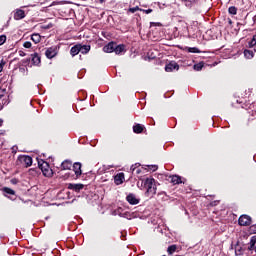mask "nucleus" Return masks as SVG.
Segmentation results:
<instances>
[{
  "mask_svg": "<svg viewBox=\"0 0 256 256\" xmlns=\"http://www.w3.org/2000/svg\"><path fill=\"white\" fill-rule=\"evenodd\" d=\"M73 171L76 175V177H81L82 171H81V163L80 162H75L73 165Z\"/></svg>",
  "mask_w": 256,
  "mask_h": 256,
  "instance_id": "nucleus-9",
  "label": "nucleus"
},
{
  "mask_svg": "<svg viewBox=\"0 0 256 256\" xmlns=\"http://www.w3.org/2000/svg\"><path fill=\"white\" fill-rule=\"evenodd\" d=\"M250 231H252V233H256V225H252L250 227Z\"/></svg>",
  "mask_w": 256,
  "mask_h": 256,
  "instance_id": "nucleus-38",
  "label": "nucleus"
},
{
  "mask_svg": "<svg viewBox=\"0 0 256 256\" xmlns=\"http://www.w3.org/2000/svg\"><path fill=\"white\" fill-rule=\"evenodd\" d=\"M256 45V35L253 36L252 41L248 42V47L251 49L252 47H255Z\"/></svg>",
  "mask_w": 256,
  "mask_h": 256,
  "instance_id": "nucleus-28",
  "label": "nucleus"
},
{
  "mask_svg": "<svg viewBox=\"0 0 256 256\" xmlns=\"http://www.w3.org/2000/svg\"><path fill=\"white\" fill-rule=\"evenodd\" d=\"M114 53L116 55H121V53H125V45L124 44H115V47H114Z\"/></svg>",
  "mask_w": 256,
  "mask_h": 256,
  "instance_id": "nucleus-12",
  "label": "nucleus"
},
{
  "mask_svg": "<svg viewBox=\"0 0 256 256\" xmlns=\"http://www.w3.org/2000/svg\"><path fill=\"white\" fill-rule=\"evenodd\" d=\"M56 55H57V48H56V46L49 47L45 51V56L47 57V59H53V57H55Z\"/></svg>",
  "mask_w": 256,
  "mask_h": 256,
  "instance_id": "nucleus-5",
  "label": "nucleus"
},
{
  "mask_svg": "<svg viewBox=\"0 0 256 256\" xmlns=\"http://www.w3.org/2000/svg\"><path fill=\"white\" fill-rule=\"evenodd\" d=\"M112 215L117 216L119 215V217H123L124 219H131V214L129 213V211L119 207L118 209L114 210L112 212Z\"/></svg>",
  "mask_w": 256,
  "mask_h": 256,
  "instance_id": "nucleus-3",
  "label": "nucleus"
},
{
  "mask_svg": "<svg viewBox=\"0 0 256 256\" xmlns=\"http://www.w3.org/2000/svg\"><path fill=\"white\" fill-rule=\"evenodd\" d=\"M12 185H17V183H19V180L17 178H13L10 180Z\"/></svg>",
  "mask_w": 256,
  "mask_h": 256,
  "instance_id": "nucleus-37",
  "label": "nucleus"
},
{
  "mask_svg": "<svg viewBox=\"0 0 256 256\" xmlns=\"http://www.w3.org/2000/svg\"><path fill=\"white\" fill-rule=\"evenodd\" d=\"M0 109H3V105L0 104Z\"/></svg>",
  "mask_w": 256,
  "mask_h": 256,
  "instance_id": "nucleus-46",
  "label": "nucleus"
},
{
  "mask_svg": "<svg viewBox=\"0 0 256 256\" xmlns=\"http://www.w3.org/2000/svg\"><path fill=\"white\" fill-rule=\"evenodd\" d=\"M189 1H196V0H189Z\"/></svg>",
  "mask_w": 256,
  "mask_h": 256,
  "instance_id": "nucleus-47",
  "label": "nucleus"
},
{
  "mask_svg": "<svg viewBox=\"0 0 256 256\" xmlns=\"http://www.w3.org/2000/svg\"><path fill=\"white\" fill-rule=\"evenodd\" d=\"M5 41H7V36L1 35L0 36V45H3L5 43Z\"/></svg>",
  "mask_w": 256,
  "mask_h": 256,
  "instance_id": "nucleus-34",
  "label": "nucleus"
},
{
  "mask_svg": "<svg viewBox=\"0 0 256 256\" xmlns=\"http://www.w3.org/2000/svg\"><path fill=\"white\" fill-rule=\"evenodd\" d=\"M188 53H201V50H199L197 47H189Z\"/></svg>",
  "mask_w": 256,
  "mask_h": 256,
  "instance_id": "nucleus-29",
  "label": "nucleus"
},
{
  "mask_svg": "<svg viewBox=\"0 0 256 256\" xmlns=\"http://www.w3.org/2000/svg\"><path fill=\"white\" fill-rule=\"evenodd\" d=\"M61 167L64 171H67L73 167V163L69 160H65L61 163Z\"/></svg>",
  "mask_w": 256,
  "mask_h": 256,
  "instance_id": "nucleus-16",
  "label": "nucleus"
},
{
  "mask_svg": "<svg viewBox=\"0 0 256 256\" xmlns=\"http://www.w3.org/2000/svg\"><path fill=\"white\" fill-rule=\"evenodd\" d=\"M175 251H177V246L176 245H171V246L168 247L169 255H173V253H175Z\"/></svg>",
  "mask_w": 256,
  "mask_h": 256,
  "instance_id": "nucleus-27",
  "label": "nucleus"
},
{
  "mask_svg": "<svg viewBox=\"0 0 256 256\" xmlns=\"http://www.w3.org/2000/svg\"><path fill=\"white\" fill-rule=\"evenodd\" d=\"M147 168H148V171L155 172V171H157L158 166L157 165H148Z\"/></svg>",
  "mask_w": 256,
  "mask_h": 256,
  "instance_id": "nucleus-33",
  "label": "nucleus"
},
{
  "mask_svg": "<svg viewBox=\"0 0 256 256\" xmlns=\"http://www.w3.org/2000/svg\"><path fill=\"white\" fill-rule=\"evenodd\" d=\"M31 39L33 41V43H41V35L38 33H34L31 35Z\"/></svg>",
  "mask_w": 256,
  "mask_h": 256,
  "instance_id": "nucleus-20",
  "label": "nucleus"
},
{
  "mask_svg": "<svg viewBox=\"0 0 256 256\" xmlns=\"http://www.w3.org/2000/svg\"><path fill=\"white\" fill-rule=\"evenodd\" d=\"M38 167L41 169L44 177H52L53 176V170H51L49 163H47L43 160H40V161H38Z\"/></svg>",
  "mask_w": 256,
  "mask_h": 256,
  "instance_id": "nucleus-2",
  "label": "nucleus"
},
{
  "mask_svg": "<svg viewBox=\"0 0 256 256\" xmlns=\"http://www.w3.org/2000/svg\"><path fill=\"white\" fill-rule=\"evenodd\" d=\"M244 57L246 59H253L254 52L252 50H244Z\"/></svg>",
  "mask_w": 256,
  "mask_h": 256,
  "instance_id": "nucleus-24",
  "label": "nucleus"
},
{
  "mask_svg": "<svg viewBox=\"0 0 256 256\" xmlns=\"http://www.w3.org/2000/svg\"><path fill=\"white\" fill-rule=\"evenodd\" d=\"M130 171L139 175L141 173V168H139V164H135L131 166Z\"/></svg>",
  "mask_w": 256,
  "mask_h": 256,
  "instance_id": "nucleus-23",
  "label": "nucleus"
},
{
  "mask_svg": "<svg viewBox=\"0 0 256 256\" xmlns=\"http://www.w3.org/2000/svg\"><path fill=\"white\" fill-rule=\"evenodd\" d=\"M100 3H105V0H100Z\"/></svg>",
  "mask_w": 256,
  "mask_h": 256,
  "instance_id": "nucleus-43",
  "label": "nucleus"
},
{
  "mask_svg": "<svg viewBox=\"0 0 256 256\" xmlns=\"http://www.w3.org/2000/svg\"><path fill=\"white\" fill-rule=\"evenodd\" d=\"M144 189H146L145 195L147 197H153L157 193V185L154 178H146L144 181Z\"/></svg>",
  "mask_w": 256,
  "mask_h": 256,
  "instance_id": "nucleus-1",
  "label": "nucleus"
},
{
  "mask_svg": "<svg viewBox=\"0 0 256 256\" xmlns=\"http://www.w3.org/2000/svg\"><path fill=\"white\" fill-rule=\"evenodd\" d=\"M115 42H110L103 47L104 53H114L115 52Z\"/></svg>",
  "mask_w": 256,
  "mask_h": 256,
  "instance_id": "nucleus-8",
  "label": "nucleus"
},
{
  "mask_svg": "<svg viewBox=\"0 0 256 256\" xmlns=\"http://www.w3.org/2000/svg\"><path fill=\"white\" fill-rule=\"evenodd\" d=\"M256 237H252L250 243L247 246L248 251H255Z\"/></svg>",
  "mask_w": 256,
  "mask_h": 256,
  "instance_id": "nucleus-17",
  "label": "nucleus"
},
{
  "mask_svg": "<svg viewBox=\"0 0 256 256\" xmlns=\"http://www.w3.org/2000/svg\"><path fill=\"white\" fill-rule=\"evenodd\" d=\"M14 19H16V21L25 19V11H23L21 9L16 10V12L14 14Z\"/></svg>",
  "mask_w": 256,
  "mask_h": 256,
  "instance_id": "nucleus-14",
  "label": "nucleus"
},
{
  "mask_svg": "<svg viewBox=\"0 0 256 256\" xmlns=\"http://www.w3.org/2000/svg\"><path fill=\"white\" fill-rule=\"evenodd\" d=\"M7 95V89L0 88V99H3Z\"/></svg>",
  "mask_w": 256,
  "mask_h": 256,
  "instance_id": "nucleus-31",
  "label": "nucleus"
},
{
  "mask_svg": "<svg viewBox=\"0 0 256 256\" xmlns=\"http://www.w3.org/2000/svg\"><path fill=\"white\" fill-rule=\"evenodd\" d=\"M85 185L83 184H69L68 189H71L72 191H75L76 193H79L81 189H83Z\"/></svg>",
  "mask_w": 256,
  "mask_h": 256,
  "instance_id": "nucleus-11",
  "label": "nucleus"
},
{
  "mask_svg": "<svg viewBox=\"0 0 256 256\" xmlns=\"http://www.w3.org/2000/svg\"><path fill=\"white\" fill-rule=\"evenodd\" d=\"M19 160L24 163L26 167H31L33 165V158L31 156H20Z\"/></svg>",
  "mask_w": 256,
  "mask_h": 256,
  "instance_id": "nucleus-7",
  "label": "nucleus"
},
{
  "mask_svg": "<svg viewBox=\"0 0 256 256\" xmlns=\"http://www.w3.org/2000/svg\"><path fill=\"white\" fill-rule=\"evenodd\" d=\"M143 129H145V127L141 124H136L133 126L134 133H143Z\"/></svg>",
  "mask_w": 256,
  "mask_h": 256,
  "instance_id": "nucleus-22",
  "label": "nucleus"
},
{
  "mask_svg": "<svg viewBox=\"0 0 256 256\" xmlns=\"http://www.w3.org/2000/svg\"><path fill=\"white\" fill-rule=\"evenodd\" d=\"M31 42H29V41H26V42H24V44H23V47H25V49H31Z\"/></svg>",
  "mask_w": 256,
  "mask_h": 256,
  "instance_id": "nucleus-35",
  "label": "nucleus"
},
{
  "mask_svg": "<svg viewBox=\"0 0 256 256\" xmlns=\"http://www.w3.org/2000/svg\"><path fill=\"white\" fill-rule=\"evenodd\" d=\"M203 69V63H198L194 65V71H201Z\"/></svg>",
  "mask_w": 256,
  "mask_h": 256,
  "instance_id": "nucleus-32",
  "label": "nucleus"
},
{
  "mask_svg": "<svg viewBox=\"0 0 256 256\" xmlns=\"http://www.w3.org/2000/svg\"><path fill=\"white\" fill-rule=\"evenodd\" d=\"M3 71V64H0V73Z\"/></svg>",
  "mask_w": 256,
  "mask_h": 256,
  "instance_id": "nucleus-41",
  "label": "nucleus"
},
{
  "mask_svg": "<svg viewBox=\"0 0 256 256\" xmlns=\"http://www.w3.org/2000/svg\"><path fill=\"white\" fill-rule=\"evenodd\" d=\"M20 71H25V68H23V70H22V68H20Z\"/></svg>",
  "mask_w": 256,
  "mask_h": 256,
  "instance_id": "nucleus-45",
  "label": "nucleus"
},
{
  "mask_svg": "<svg viewBox=\"0 0 256 256\" xmlns=\"http://www.w3.org/2000/svg\"><path fill=\"white\" fill-rule=\"evenodd\" d=\"M79 53H80L79 44H76L71 48L70 55H72V57H75V55H79Z\"/></svg>",
  "mask_w": 256,
  "mask_h": 256,
  "instance_id": "nucleus-18",
  "label": "nucleus"
},
{
  "mask_svg": "<svg viewBox=\"0 0 256 256\" xmlns=\"http://www.w3.org/2000/svg\"><path fill=\"white\" fill-rule=\"evenodd\" d=\"M32 63H33L34 65H39V63H41V57H39V54L34 53V54L32 55Z\"/></svg>",
  "mask_w": 256,
  "mask_h": 256,
  "instance_id": "nucleus-19",
  "label": "nucleus"
},
{
  "mask_svg": "<svg viewBox=\"0 0 256 256\" xmlns=\"http://www.w3.org/2000/svg\"><path fill=\"white\" fill-rule=\"evenodd\" d=\"M125 181V175L123 173H119L114 177V183L117 185H121Z\"/></svg>",
  "mask_w": 256,
  "mask_h": 256,
  "instance_id": "nucleus-15",
  "label": "nucleus"
},
{
  "mask_svg": "<svg viewBox=\"0 0 256 256\" xmlns=\"http://www.w3.org/2000/svg\"><path fill=\"white\" fill-rule=\"evenodd\" d=\"M171 183H173V185L181 184L182 183L181 177H179L177 175L171 176Z\"/></svg>",
  "mask_w": 256,
  "mask_h": 256,
  "instance_id": "nucleus-21",
  "label": "nucleus"
},
{
  "mask_svg": "<svg viewBox=\"0 0 256 256\" xmlns=\"http://www.w3.org/2000/svg\"><path fill=\"white\" fill-rule=\"evenodd\" d=\"M78 46H79V51H80V53H82V55H87V53H89V51H91L90 45L78 44Z\"/></svg>",
  "mask_w": 256,
  "mask_h": 256,
  "instance_id": "nucleus-13",
  "label": "nucleus"
},
{
  "mask_svg": "<svg viewBox=\"0 0 256 256\" xmlns=\"http://www.w3.org/2000/svg\"><path fill=\"white\" fill-rule=\"evenodd\" d=\"M238 223L242 227H248V225H251V217L249 215H242L240 216Z\"/></svg>",
  "mask_w": 256,
  "mask_h": 256,
  "instance_id": "nucleus-4",
  "label": "nucleus"
},
{
  "mask_svg": "<svg viewBox=\"0 0 256 256\" xmlns=\"http://www.w3.org/2000/svg\"><path fill=\"white\" fill-rule=\"evenodd\" d=\"M129 11H130V13H136V11H139V6L130 8Z\"/></svg>",
  "mask_w": 256,
  "mask_h": 256,
  "instance_id": "nucleus-36",
  "label": "nucleus"
},
{
  "mask_svg": "<svg viewBox=\"0 0 256 256\" xmlns=\"http://www.w3.org/2000/svg\"><path fill=\"white\" fill-rule=\"evenodd\" d=\"M3 125V120L0 119V126Z\"/></svg>",
  "mask_w": 256,
  "mask_h": 256,
  "instance_id": "nucleus-42",
  "label": "nucleus"
},
{
  "mask_svg": "<svg viewBox=\"0 0 256 256\" xmlns=\"http://www.w3.org/2000/svg\"><path fill=\"white\" fill-rule=\"evenodd\" d=\"M234 250L236 255L238 256L243 255V247H241V245L236 244Z\"/></svg>",
  "mask_w": 256,
  "mask_h": 256,
  "instance_id": "nucleus-25",
  "label": "nucleus"
},
{
  "mask_svg": "<svg viewBox=\"0 0 256 256\" xmlns=\"http://www.w3.org/2000/svg\"><path fill=\"white\" fill-rule=\"evenodd\" d=\"M126 199L130 205H139V199L134 194H129Z\"/></svg>",
  "mask_w": 256,
  "mask_h": 256,
  "instance_id": "nucleus-10",
  "label": "nucleus"
},
{
  "mask_svg": "<svg viewBox=\"0 0 256 256\" xmlns=\"http://www.w3.org/2000/svg\"><path fill=\"white\" fill-rule=\"evenodd\" d=\"M146 13H147V14L153 13V10H152V9H148V10H146Z\"/></svg>",
  "mask_w": 256,
  "mask_h": 256,
  "instance_id": "nucleus-39",
  "label": "nucleus"
},
{
  "mask_svg": "<svg viewBox=\"0 0 256 256\" xmlns=\"http://www.w3.org/2000/svg\"><path fill=\"white\" fill-rule=\"evenodd\" d=\"M2 191L4 193H6V195H15V190L11 189V188H7V187H4L2 189Z\"/></svg>",
  "mask_w": 256,
  "mask_h": 256,
  "instance_id": "nucleus-26",
  "label": "nucleus"
},
{
  "mask_svg": "<svg viewBox=\"0 0 256 256\" xmlns=\"http://www.w3.org/2000/svg\"><path fill=\"white\" fill-rule=\"evenodd\" d=\"M228 12L230 15H237V8L235 6H231L229 7Z\"/></svg>",
  "mask_w": 256,
  "mask_h": 256,
  "instance_id": "nucleus-30",
  "label": "nucleus"
},
{
  "mask_svg": "<svg viewBox=\"0 0 256 256\" xmlns=\"http://www.w3.org/2000/svg\"><path fill=\"white\" fill-rule=\"evenodd\" d=\"M21 57H25V52H20Z\"/></svg>",
  "mask_w": 256,
  "mask_h": 256,
  "instance_id": "nucleus-40",
  "label": "nucleus"
},
{
  "mask_svg": "<svg viewBox=\"0 0 256 256\" xmlns=\"http://www.w3.org/2000/svg\"><path fill=\"white\" fill-rule=\"evenodd\" d=\"M165 71H167V73H171L172 71H179V65L177 62L172 61L165 66Z\"/></svg>",
  "mask_w": 256,
  "mask_h": 256,
  "instance_id": "nucleus-6",
  "label": "nucleus"
},
{
  "mask_svg": "<svg viewBox=\"0 0 256 256\" xmlns=\"http://www.w3.org/2000/svg\"><path fill=\"white\" fill-rule=\"evenodd\" d=\"M51 26H46L45 29H50Z\"/></svg>",
  "mask_w": 256,
  "mask_h": 256,
  "instance_id": "nucleus-44",
  "label": "nucleus"
}]
</instances>
